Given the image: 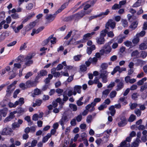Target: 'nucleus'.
I'll list each match as a JSON object with an SVG mask.
<instances>
[{
	"label": "nucleus",
	"instance_id": "10",
	"mask_svg": "<svg viewBox=\"0 0 147 147\" xmlns=\"http://www.w3.org/2000/svg\"><path fill=\"white\" fill-rule=\"evenodd\" d=\"M68 121V118L67 116H63L60 120L59 123L62 126L63 129H64V123Z\"/></svg>",
	"mask_w": 147,
	"mask_h": 147
},
{
	"label": "nucleus",
	"instance_id": "49",
	"mask_svg": "<svg viewBox=\"0 0 147 147\" xmlns=\"http://www.w3.org/2000/svg\"><path fill=\"white\" fill-rule=\"evenodd\" d=\"M5 16V12L2 11L0 13V21L3 20Z\"/></svg>",
	"mask_w": 147,
	"mask_h": 147
},
{
	"label": "nucleus",
	"instance_id": "34",
	"mask_svg": "<svg viewBox=\"0 0 147 147\" xmlns=\"http://www.w3.org/2000/svg\"><path fill=\"white\" fill-rule=\"evenodd\" d=\"M122 26L124 27H126L128 26V23L126 20L122 19Z\"/></svg>",
	"mask_w": 147,
	"mask_h": 147
},
{
	"label": "nucleus",
	"instance_id": "35",
	"mask_svg": "<svg viewBox=\"0 0 147 147\" xmlns=\"http://www.w3.org/2000/svg\"><path fill=\"white\" fill-rule=\"evenodd\" d=\"M134 113L138 117H140L141 114V111L138 109H136L134 111Z\"/></svg>",
	"mask_w": 147,
	"mask_h": 147
},
{
	"label": "nucleus",
	"instance_id": "38",
	"mask_svg": "<svg viewBox=\"0 0 147 147\" xmlns=\"http://www.w3.org/2000/svg\"><path fill=\"white\" fill-rule=\"evenodd\" d=\"M117 93L115 91H112L110 94V97L111 98H113L116 96Z\"/></svg>",
	"mask_w": 147,
	"mask_h": 147
},
{
	"label": "nucleus",
	"instance_id": "52",
	"mask_svg": "<svg viewBox=\"0 0 147 147\" xmlns=\"http://www.w3.org/2000/svg\"><path fill=\"white\" fill-rule=\"evenodd\" d=\"M147 88V83H145L141 87L140 91L143 92Z\"/></svg>",
	"mask_w": 147,
	"mask_h": 147
},
{
	"label": "nucleus",
	"instance_id": "39",
	"mask_svg": "<svg viewBox=\"0 0 147 147\" xmlns=\"http://www.w3.org/2000/svg\"><path fill=\"white\" fill-rule=\"evenodd\" d=\"M23 24H22L20 25L19 26H18L17 28V29H15L14 30V31L16 33H17L19 32L20 30L22 29L23 27Z\"/></svg>",
	"mask_w": 147,
	"mask_h": 147
},
{
	"label": "nucleus",
	"instance_id": "59",
	"mask_svg": "<svg viewBox=\"0 0 147 147\" xmlns=\"http://www.w3.org/2000/svg\"><path fill=\"white\" fill-rule=\"evenodd\" d=\"M19 86L23 90H24L28 88L26 87V85H25V84L23 83L20 84L19 85Z\"/></svg>",
	"mask_w": 147,
	"mask_h": 147
},
{
	"label": "nucleus",
	"instance_id": "22",
	"mask_svg": "<svg viewBox=\"0 0 147 147\" xmlns=\"http://www.w3.org/2000/svg\"><path fill=\"white\" fill-rule=\"evenodd\" d=\"M110 92V90L108 89H107L103 91L102 92V98L103 99V97H104V98H106Z\"/></svg>",
	"mask_w": 147,
	"mask_h": 147
},
{
	"label": "nucleus",
	"instance_id": "60",
	"mask_svg": "<svg viewBox=\"0 0 147 147\" xmlns=\"http://www.w3.org/2000/svg\"><path fill=\"white\" fill-rule=\"evenodd\" d=\"M63 90L61 89L58 88L55 90V92L58 94H61L63 92Z\"/></svg>",
	"mask_w": 147,
	"mask_h": 147
},
{
	"label": "nucleus",
	"instance_id": "7",
	"mask_svg": "<svg viewBox=\"0 0 147 147\" xmlns=\"http://www.w3.org/2000/svg\"><path fill=\"white\" fill-rule=\"evenodd\" d=\"M16 113V111L11 112L9 116L6 117L4 120V123H6L7 122L11 121L15 117L14 114Z\"/></svg>",
	"mask_w": 147,
	"mask_h": 147
},
{
	"label": "nucleus",
	"instance_id": "29",
	"mask_svg": "<svg viewBox=\"0 0 147 147\" xmlns=\"http://www.w3.org/2000/svg\"><path fill=\"white\" fill-rule=\"evenodd\" d=\"M80 70L82 72H85L87 70V67L85 64L81 65L80 66Z\"/></svg>",
	"mask_w": 147,
	"mask_h": 147
},
{
	"label": "nucleus",
	"instance_id": "1",
	"mask_svg": "<svg viewBox=\"0 0 147 147\" xmlns=\"http://www.w3.org/2000/svg\"><path fill=\"white\" fill-rule=\"evenodd\" d=\"M111 42H109L105 44L102 47L101 49L102 53L107 54H109L111 51L112 48L111 46Z\"/></svg>",
	"mask_w": 147,
	"mask_h": 147
},
{
	"label": "nucleus",
	"instance_id": "48",
	"mask_svg": "<svg viewBox=\"0 0 147 147\" xmlns=\"http://www.w3.org/2000/svg\"><path fill=\"white\" fill-rule=\"evenodd\" d=\"M12 18L14 19H17L19 18V15L17 13H15L11 14Z\"/></svg>",
	"mask_w": 147,
	"mask_h": 147
},
{
	"label": "nucleus",
	"instance_id": "37",
	"mask_svg": "<svg viewBox=\"0 0 147 147\" xmlns=\"http://www.w3.org/2000/svg\"><path fill=\"white\" fill-rule=\"evenodd\" d=\"M20 125L17 122H14L12 124V127L13 129H14L16 128H19Z\"/></svg>",
	"mask_w": 147,
	"mask_h": 147
},
{
	"label": "nucleus",
	"instance_id": "50",
	"mask_svg": "<svg viewBox=\"0 0 147 147\" xmlns=\"http://www.w3.org/2000/svg\"><path fill=\"white\" fill-rule=\"evenodd\" d=\"M146 34V32L144 30H142L139 33L137 34H136V36H138L139 37L140 36L141 37L143 36Z\"/></svg>",
	"mask_w": 147,
	"mask_h": 147
},
{
	"label": "nucleus",
	"instance_id": "41",
	"mask_svg": "<svg viewBox=\"0 0 147 147\" xmlns=\"http://www.w3.org/2000/svg\"><path fill=\"white\" fill-rule=\"evenodd\" d=\"M121 7V6L119 4L116 3L112 6V9H113L116 10L117 9H119Z\"/></svg>",
	"mask_w": 147,
	"mask_h": 147
},
{
	"label": "nucleus",
	"instance_id": "33",
	"mask_svg": "<svg viewBox=\"0 0 147 147\" xmlns=\"http://www.w3.org/2000/svg\"><path fill=\"white\" fill-rule=\"evenodd\" d=\"M136 118V116L134 114H131L128 119V121L132 122Z\"/></svg>",
	"mask_w": 147,
	"mask_h": 147
},
{
	"label": "nucleus",
	"instance_id": "46",
	"mask_svg": "<svg viewBox=\"0 0 147 147\" xmlns=\"http://www.w3.org/2000/svg\"><path fill=\"white\" fill-rule=\"evenodd\" d=\"M124 45L127 47H131L132 45L131 42L129 40H127L124 42Z\"/></svg>",
	"mask_w": 147,
	"mask_h": 147
},
{
	"label": "nucleus",
	"instance_id": "54",
	"mask_svg": "<svg viewBox=\"0 0 147 147\" xmlns=\"http://www.w3.org/2000/svg\"><path fill=\"white\" fill-rule=\"evenodd\" d=\"M141 57L143 58H145L147 56V53L146 51H142L141 54Z\"/></svg>",
	"mask_w": 147,
	"mask_h": 147
},
{
	"label": "nucleus",
	"instance_id": "6",
	"mask_svg": "<svg viewBox=\"0 0 147 147\" xmlns=\"http://www.w3.org/2000/svg\"><path fill=\"white\" fill-rule=\"evenodd\" d=\"M106 71L103 70L100 75V77L102 78V82L103 83H106L107 81V79L108 74Z\"/></svg>",
	"mask_w": 147,
	"mask_h": 147
},
{
	"label": "nucleus",
	"instance_id": "9",
	"mask_svg": "<svg viewBox=\"0 0 147 147\" xmlns=\"http://www.w3.org/2000/svg\"><path fill=\"white\" fill-rule=\"evenodd\" d=\"M121 121L118 123L119 127H121L124 126L127 123V121L125 116L122 117L120 119Z\"/></svg>",
	"mask_w": 147,
	"mask_h": 147
},
{
	"label": "nucleus",
	"instance_id": "24",
	"mask_svg": "<svg viewBox=\"0 0 147 147\" xmlns=\"http://www.w3.org/2000/svg\"><path fill=\"white\" fill-rule=\"evenodd\" d=\"M107 30V29L106 28L105 29L102 30L101 31L99 36L105 38V37L106 36L107 34V32H108Z\"/></svg>",
	"mask_w": 147,
	"mask_h": 147
},
{
	"label": "nucleus",
	"instance_id": "42",
	"mask_svg": "<svg viewBox=\"0 0 147 147\" xmlns=\"http://www.w3.org/2000/svg\"><path fill=\"white\" fill-rule=\"evenodd\" d=\"M139 52L138 51L136 50L133 51L131 53V56L132 57L137 56L139 54Z\"/></svg>",
	"mask_w": 147,
	"mask_h": 147
},
{
	"label": "nucleus",
	"instance_id": "62",
	"mask_svg": "<svg viewBox=\"0 0 147 147\" xmlns=\"http://www.w3.org/2000/svg\"><path fill=\"white\" fill-rule=\"evenodd\" d=\"M63 68V65L61 64H59L57 65L56 67V70L57 71H59L61 70Z\"/></svg>",
	"mask_w": 147,
	"mask_h": 147
},
{
	"label": "nucleus",
	"instance_id": "17",
	"mask_svg": "<svg viewBox=\"0 0 147 147\" xmlns=\"http://www.w3.org/2000/svg\"><path fill=\"white\" fill-rule=\"evenodd\" d=\"M8 109L7 108H5L0 110V115L1 116L4 117H6L7 112Z\"/></svg>",
	"mask_w": 147,
	"mask_h": 147
},
{
	"label": "nucleus",
	"instance_id": "27",
	"mask_svg": "<svg viewBox=\"0 0 147 147\" xmlns=\"http://www.w3.org/2000/svg\"><path fill=\"white\" fill-rule=\"evenodd\" d=\"M53 36L54 35H51L47 39L43 41V43L45 45H47L49 42L50 40L52 39Z\"/></svg>",
	"mask_w": 147,
	"mask_h": 147
},
{
	"label": "nucleus",
	"instance_id": "57",
	"mask_svg": "<svg viewBox=\"0 0 147 147\" xmlns=\"http://www.w3.org/2000/svg\"><path fill=\"white\" fill-rule=\"evenodd\" d=\"M92 116L91 115H88L86 119V121L88 123H90L92 119Z\"/></svg>",
	"mask_w": 147,
	"mask_h": 147
},
{
	"label": "nucleus",
	"instance_id": "43",
	"mask_svg": "<svg viewBox=\"0 0 147 147\" xmlns=\"http://www.w3.org/2000/svg\"><path fill=\"white\" fill-rule=\"evenodd\" d=\"M90 37V33H87L83 35V40H87Z\"/></svg>",
	"mask_w": 147,
	"mask_h": 147
},
{
	"label": "nucleus",
	"instance_id": "44",
	"mask_svg": "<svg viewBox=\"0 0 147 147\" xmlns=\"http://www.w3.org/2000/svg\"><path fill=\"white\" fill-rule=\"evenodd\" d=\"M107 106L105 104H103L100 105L98 108V109L100 111L103 110L104 109H105L107 107Z\"/></svg>",
	"mask_w": 147,
	"mask_h": 147
},
{
	"label": "nucleus",
	"instance_id": "55",
	"mask_svg": "<svg viewBox=\"0 0 147 147\" xmlns=\"http://www.w3.org/2000/svg\"><path fill=\"white\" fill-rule=\"evenodd\" d=\"M102 142V140L101 138H98L95 141V142L97 144L98 146H99Z\"/></svg>",
	"mask_w": 147,
	"mask_h": 147
},
{
	"label": "nucleus",
	"instance_id": "40",
	"mask_svg": "<svg viewBox=\"0 0 147 147\" xmlns=\"http://www.w3.org/2000/svg\"><path fill=\"white\" fill-rule=\"evenodd\" d=\"M41 94V91L38 88H36L34 90V94L35 95H37Z\"/></svg>",
	"mask_w": 147,
	"mask_h": 147
},
{
	"label": "nucleus",
	"instance_id": "23",
	"mask_svg": "<svg viewBox=\"0 0 147 147\" xmlns=\"http://www.w3.org/2000/svg\"><path fill=\"white\" fill-rule=\"evenodd\" d=\"M139 48L140 50H145L147 49V45L144 43H142L139 45Z\"/></svg>",
	"mask_w": 147,
	"mask_h": 147
},
{
	"label": "nucleus",
	"instance_id": "16",
	"mask_svg": "<svg viewBox=\"0 0 147 147\" xmlns=\"http://www.w3.org/2000/svg\"><path fill=\"white\" fill-rule=\"evenodd\" d=\"M109 109L110 111V112L108 113L111 114L112 116H113L116 113V110L115 109V106L114 105H111L109 108Z\"/></svg>",
	"mask_w": 147,
	"mask_h": 147
},
{
	"label": "nucleus",
	"instance_id": "4",
	"mask_svg": "<svg viewBox=\"0 0 147 147\" xmlns=\"http://www.w3.org/2000/svg\"><path fill=\"white\" fill-rule=\"evenodd\" d=\"M13 131L11 129L8 127L4 128L1 132V134L3 135H11Z\"/></svg>",
	"mask_w": 147,
	"mask_h": 147
},
{
	"label": "nucleus",
	"instance_id": "20",
	"mask_svg": "<svg viewBox=\"0 0 147 147\" xmlns=\"http://www.w3.org/2000/svg\"><path fill=\"white\" fill-rule=\"evenodd\" d=\"M74 18V15H71L69 16L66 17L63 19L64 22H68L71 21Z\"/></svg>",
	"mask_w": 147,
	"mask_h": 147
},
{
	"label": "nucleus",
	"instance_id": "12",
	"mask_svg": "<svg viewBox=\"0 0 147 147\" xmlns=\"http://www.w3.org/2000/svg\"><path fill=\"white\" fill-rule=\"evenodd\" d=\"M96 42L99 45L103 44L105 42V39L104 38L99 36L96 38Z\"/></svg>",
	"mask_w": 147,
	"mask_h": 147
},
{
	"label": "nucleus",
	"instance_id": "30",
	"mask_svg": "<svg viewBox=\"0 0 147 147\" xmlns=\"http://www.w3.org/2000/svg\"><path fill=\"white\" fill-rule=\"evenodd\" d=\"M47 71L43 69L40 70V76H45L47 75Z\"/></svg>",
	"mask_w": 147,
	"mask_h": 147
},
{
	"label": "nucleus",
	"instance_id": "14",
	"mask_svg": "<svg viewBox=\"0 0 147 147\" xmlns=\"http://www.w3.org/2000/svg\"><path fill=\"white\" fill-rule=\"evenodd\" d=\"M138 24L137 21H135L132 22L129 26V28L131 29L132 30H134L137 28Z\"/></svg>",
	"mask_w": 147,
	"mask_h": 147
},
{
	"label": "nucleus",
	"instance_id": "26",
	"mask_svg": "<svg viewBox=\"0 0 147 147\" xmlns=\"http://www.w3.org/2000/svg\"><path fill=\"white\" fill-rule=\"evenodd\" d=\"M98 60V59L95 57H94L92 58L90 57L89 58V60L90 61L91 63L93 64H96Z\"/></svg>",
	"mask_w": 147,
	"mask_h": 147
},
{
	"label": "nucleus",
	"instance_id": "45",
	"mask_svg": "<svg viewBox=\"0 0 147 147\" xmlns=\"http://www.w3.org/2000/svg\"><path fill=\"white\" fill-rule=\"evenodd\" d=\"M20 90L19 89H16L14 92L13 94V97L14 98H17V95L20 93Z\"/></svg>",
	"mask_w": 147,
	"mask_h": 147
},
{
	"label": "nucleus",
	"instance_id": "13",
	"mask_svg": "<svg viewBox=\"0 0 147 147\" xmlns=\"http://www.w3.org/2000/svg\"><path fill=\"white\" fill-rule=\"evenodd\" d=\"M35 14L34 12L30 13L26 17L25 19L22 22V23L23 24H24L26 22L28 21V20L33 17L35 16Z\"/></svg>",
	"mask_w": 147,
	"mask_h": 147
},
{
	"label": "nucleus",
	"instance_id": "2",
	"mask_svg": "<svg viewBox=\"0 0 147 147\" xmlns=\"http://www.w3.org/2000/svg\"><path fill=\"white\" fill-rule=\"evenodd\" d=\"M116 23L113 21L112 19H110L108 20L105 24V27L107 29H109V27L112 29H113L116 26Z\"/></svg>",
	"mask_w": 147,
	"mask_h": 147
},
{
	"label": "nucleus",
	"instance_id": "61",
	"mask_svg": "<svg viewBox=\"0 0 147 147\" xmlns=\"http://www.w3.org/2000/svg\"><path fill=\"white\" fill-rule=\"evenodd\" d=\"M77 13L78 15H79V16L81 18H82L85 15L84 11L83 10L81 11L80 12H79Z\"/></svg>",
	"mask_w": 147,
	"mask_h": 147
},
{
	"label": "nucleus",
	"instance_id": "3",
	"mask_svg": "<svg viewBox=\"0 0 147 147\" xmlns=\"http://www.w3.org/2000/svg\"><path fill=\"white\" fill-rule=\"evenodd\" d=\"M115 82L118 84L117 85V88L116 90L118 91L121 90L124 87L123 80H120L119 79H117L115 80Z\"/></svg>",
	"mask_w": 147,
	"mask_h": 147
},
{
	"label": "nucleus",
	"instance_id": "58",
	"mask_svg": "<svg viewBox=\"0 0 147 147\" xmlns=\"http://www.w3.org/2000/svg\"><path fill=\"white\" fill-rule=\"evenodd\" d=\"M41 77L40 76V74H38V75L36 76L34 80L36 84L38 82V80Z\"/></svg>",
	"mask_w": 147,
	"mask_h": 147
},
{
	"label": "nucleus",
	"instance_id": "47",
	"mask_svg": "<svg viewBox=\"0 0 147 147\" xmlns=\"http://www.w3.org/2000/svg\"><path fill=\"white\" fill-rule=\"evenodd\" d=\"M28 42H26L24 43L23 44L21 45L20 46V50H22L25 49L27 48V46L26 45L27 44Z\"/></svg>",
	"mask_w": 147,
	"mask_h": 147
},
{
	"label": "nucleus",
	"instance_id": "15",
	"mask_svg": "<svg viewBox=\"0 0 147 147\" xmlns=\"http://www.w3.org/2000/svg\"><path fill=\"white\" fill-rule=\"evenodd\" d=\"M13 87L12 85H8L7 87V89L6 90V94H9L10 95L14 89L15 87L13 88Z\"/></svg>",
	"mask_w": 147,
	"mask_h": 147
},
{
	"label": "nucleus",
	"instance_id": "36",
	"mask_svg": "<svg viewBox=\"0 0 147 147\" xmlns=\"http://www.w3.org/2000/svg\"><path fill=\"white\" fill-rule=\"evenodd\" d=\"M100 53L97 52L95 54V57L96 58H99L101 57V56L103 55L104 54L103 53H102L101 50H100Z\"/></svg>",
	"mask_w": 147,
	"mask_h": 147
},
{
	"label": "nucleus",
	"instance_id": "31",
	"mask_svg": "<svg viewBox=\"0 0 147 147\" xmlns=\"http://www.w3.org/2000/svg\"><path fill=\"white\" fill-rule=\"evenodd\" d=\"M140 41V39L139 36H137V37L134 38L132 40V42L134 44H135V45L138 43Z\"/></svg>",
	"mask_w": 147,
	"mask_h": 147
},
{
	"label": "nucleus",
	"instance_id": "5",
	"mask_svg": "<svg viewBox=\"0 0 147 147\" xmlns=\"http://www.w3.org/2000/svg\"><path fill=\"white\" fill-rule=\"evenodd\" d=\"M109 12V10L108 9H107L105 12H101L100 13L97 15L91 16L89 18V20H91L94 18L97 17H100L103 15L105 16L107 15L108 14Z\"/></svg>",
	"mask_w": 147,
	"mask_h": 147
},
{
	"label": "nucleus",
	"instance_id": "8",
	"mask_svg": "<svg viewBox=\"0 0 147 147\" xmlns=\"http://www.w3.org/2000/svg\"><path fill=\"white\" fill-rule=\"evenodd\" d=\"M26 86L28 88H30L32 87H36V84L35 83L34 81L29 80L26 82Z\"/></svg>",
	"mask_w": 147,
	"mask_h": 147
},
{
	"label": "nucleus",
	"instance_id": "64",
	"mask_svg": "<svg viewBox=\"0 0 147 147\" xmlns=\"http://www.w3.org/2000/svg\"><path fill=\"white\" fill-rule=\"evenodd\" d=\"M137 105H138L136 103H132L130 106V108L131 110H133L136 108L137 107Z\"/></svg>",
	"mask_w": 147,
	"mask_h": 147
},
{
	"label": "nucleus",
	"instance_id": "53",
	"mask_svg": "<svg viewBox=\"0 0 147 147\" xmlns=\"http://www.w3.org/2000/svg\"><path fill=\"white\" fill-rule=\"evenodd\" d=\"M138 97V96L137 93H134L132 94L131 98L133 100H136L137 99Z\"/></svg>",
	"mask_w": 147,
	"mask_h": 147
},
{
	"label": "nucleus",
	"instance_id": "63",
	"mask_svg": "<svg viewBox=\"0 0 147 147\" xmlns=\"http://www.w3.org/2000/svg\"><path fill=\"white\" fill-rule=\"evenodd\" d=\"M72 33V31L71 30L68 33L67 35L64 37V39L67 40L69 38L71 35V34Z\"/></svg>",
	"mask_w": 147,
	"mask_h": 147
},
{
	"label": "nucleus",
	"instance_id": "11",
	"mask_svg": "<svg viewBox=\"0 0 147 147\" xmlns=\"http://www.w3.org/2000/svg\"><path fill=\"white\" fill-rule=\"evenodd\" d=\"M45 28L43 26H41L38 28L37 30L35 29H33L32 30V32L31 33V35L32 36L34 35V34H37L40 32L42 31Z\"/></svg>",
	"mask_w": 147,
	"mask_h": 147
},
{
	"label": "nucleus",
	"instance_id": "25",
	"mask_svg": "<svg viewBox=\"0 0 147 147\" xmlns=\"http://www.w3.org/2000/svg\"><path fill=\"white\" fill-rule=\"evenodd\" d=\"M82 86L79 85H76L74 87V90L77 91V92L79 94H80L81 92V89Z\"/></svg>",
	"mask_w": 147,
	"mask_h": 147
},
{
	"label": "nucleus",
	"instance_id": "21",
	"mask_svg": "<svg viewBox=\"0 0 147 147\" xmlns=\"http://www.w3.org/2000/svg\"><path fill=\"white\" fill-rule=\"evenodd\" d=\"M125 38V36H123L121 37L118 36L117 37L115 41H116L117 43H121L123 42V39Z\"/></svg>",
	"mask_w": 147,
	"mask_h": 147
},
{
	"label": "nucleus",
	"instance_id": "19",
	"mask_svg": "<svg viewBox=\"0 0 147 147\" xmlns=\"http://www.w3.org/2000/svg\"><path fill=\"white\" fill-rule=\"evenodd\" d=\"M96 49V47L94 45H92L91 47H88L87 49V53L89 55H90L92 51L95 50Z\"/></svg>",
	"mask_w": 147,
	"mask_h": 147
},
{
	"label": "nucleus",
	"instance_id": "32",
	"mask_svg": "<svg viewBox=\"0 0 147 147\" xmlns=\"http://www.w3.org/2000/svg\"><path fill=\"white\" fill-rule=\"evenodd\" d=\"M69 107L71 109H73V111H76L77 109V108L76 105L73 104H70Z\"/></svg>",
	"mask_w": 147,
	"mask_h": 147
},
{
	"label": "nucleus",
	"instance_id": "56",
	"mask_svg": "<svg viewBox=\"0 0 147 147\" xmlns=\"http://www.w3.org/2000/svg\"><path fill=\"white\" fill-rule=\"evenodd\" d=\"M107 34L108 36L110 38H113L114 36V34L112 31H109L107 32Z\"/></svg>",
	"mask_w": 147,
	"mask_h": 147
},
{
	"label": "nucleus",
	"instance_id": "51",
	"mask_svg": "<svg viewBox=\"0 0 147 147\" xmlns=\"http://www.w3.org/2000/svg\"><path fill=\"white\" fill-rule=\"evenodd\" d=\"M36 24V22H33L30 23L29 24V28L31 29L33 28Z\"/></svg>",
	"mask_w": 147,
	"mask_h": 147
},
{
	"label": "nucleus",
	"instance_id": "18",
	"mask_svg": "<svg viewBox=\"0 0 147 147\" xmlns=\"http://www.w3.org/2000/svg\"><path fill=\"white\" fill-rule=\"evenodd\" d=\"M56 16V14L55 13L53 14H49L46 17V19L50 22L53 21L55 19Z\"/></svg>",
	"mask_w": 147,
	"mask_h": 147
},
{
	"label": "nucleus",
	"instance_id": "28",
	"mask_svg": "<svg viewBox=\"0 0 147 147\" xmlns=\"http://www.w3.org/2000/svg\"><path fill=\"white\" fill-rule=\"evenodd\" d=\"M25 65L27 66H29L33 64V61L32 60H24Z\"/></svg>",
	"mask_w": 147,
	"mask_h": 147
}]
</instances>
